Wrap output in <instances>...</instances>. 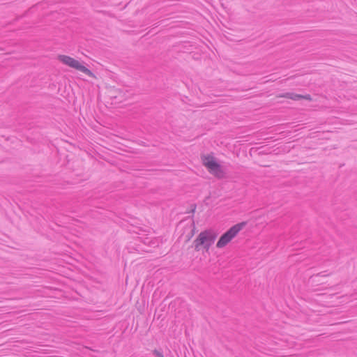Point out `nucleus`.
Returning a JSON list of instances; mask_svg holds the SVG:
<instances>
[{"label":"nucleus","mask_w":357,"mask_h":357,"mask_svg":"<svg viewBox=\"0 0 357 357\" xmlns=\"http://www.w3.org/2000/svg\"><path fill=\"white\" fill-rule=\"evenodd\" d=\"M153 354L156 356L157 357H164L163 354H162V352L159 351L157 349H154L153 351Z\"/></svg>","instance_id":"6"},{"label":"nucleus","mask_w":357,"mask_h":357,"mask_svg":"<svg viewBox=\"0 0 357 357\" xmlns=\"http://www.w3.org/2000/svg\"><path fill=\"white\" fill-rule=\"evenodd\" d=\"M58 59L63 64L79 70L89 77H94L93 73L89 68L82 65L77 60L69 56L59 55Z\"/></svg>","instance_id":"4"},{"label":"nucleus","mask_w":357,"mask_h":357,"mask_svg":"<svg viewBox=\"0 0 357 357\" xmlns=\"http://www.w3.org/2000/svg\"><path fill=\"white\" fill-rule=\"evenodd\" d=\"M202 164L205 166L208 172L218 178H222L225 177V172L222 169L220 165L215 160L213 156L207 155L202 156Z\"/></svg>","instance_id":"2"},{"label":"nucleus","mask_w":357,"mask_h":357,"mask_svg":"<svg viewBox=\"0 0 357 357\" xmlns=\"http://www.w3.org/2000/svg\"><path fill=\"white\" fill-rule=\"evenodd\" d=\"M319 275H321V276H324V275H322V274H321V273H319Z\"/></svg>","instance_id":"7"},{"label":"nucleus","mask_w":357,"mask_h":357,"mask_svg":"<svg viewBox=\"0 0 357 357\" xmlns=\"http://www.w3.org/2000/svg\"><path fill=\"white\" fill-rule=\"evenodd\" d=\"M246 222H242L232 226L228 231L223 234L218 240L216 247L222 248L226 246L245 226Z\"/></svg>","instance_id":"3"},{"label":"nucleus","mask_w":357,"mask_h":357,"mask_svg":"<svg viewBox=\"0 0 357 357\" xmlns=\"http://www.w3.org/2000/svg\"><path fill=\"white\" fill-rule=\"evenodd\" d=\"M279 97L286 98L291 99L294 100H300L301 99H305L307 100H312L311 96L309 94L303 96V95L297 94V93H289V92L285 93L282 95H280V96H279Z\"/></svg>","instance_id":"5"},{"label":"nucleus","mask_w":357,"mask_h":357,"mask_svg":"<svg viewBox=\"0 0 357 357\" xmlns=\"http://www.w3.org/2000/svg\"><path fill=\"white\" fill-rule=\"evenodd\" d=\"M216 238L217 234L211 229L202 231L193 242L195 250L199 251L202 246L206 251H208Z\"/></svg>","instance_id":"1"}]
</instances>
